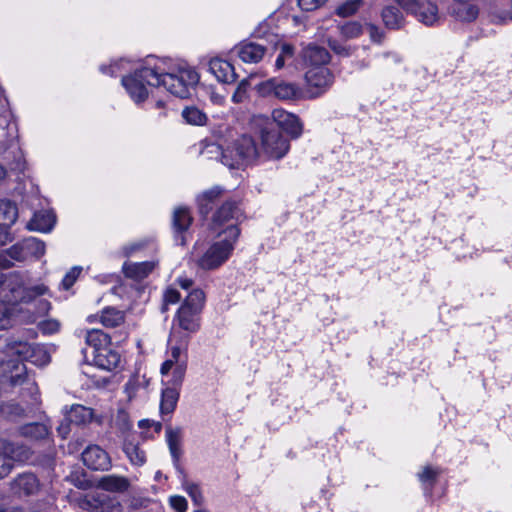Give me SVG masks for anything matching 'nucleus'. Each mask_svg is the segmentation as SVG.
<instances>
[{"label":"nucleus","instance_id":"obj_1","mask_svg":"<svg viewBox=\"0 0 512 512\" xmlns=\"http://www.w3.org/2000/svg\"><path fill=\"white\" fill-rule=\"evenodd\" d=\"M49 294V288L43 283L32 284L27 275L20 272L0 274V299L21 312L20 304H29L36 301V314L23 316L22 321L34 323L39 317L46 315L51 309L47 299H39Z\"/></svg>","mask_w":512,"mask_h":512},{"label":"nucleus","instance_id":"obj_2","mask_svg":"<svg viewBox=\"0 0 512 512\" xmlns=\"http://www.w3.org/2000/svg\"><path fill=\"white\" fill-rule=\"evenodd\" d=\"M153 74V72H151ZM157 87H163L175 97L185 99L199 81L197 72L190 66L171 59L156 60Z\"/></svg>","mask_w":512,"mask_h":512},{"label":"nucleus","instance_id":"obj_3","mask_svg":"<svg viewBox=\"0 0 512 512\" xmlns=\"http://www.w3.org/2000/svg\"><path fill=\"white\" fill-rule=\"evenodd\" d=\"M239 235V228L233 224H229L227 228L218 232L217 240L195 258L197 267L204 271L216 270L221 267L231 257Z\"/></svg>","mask_w":512,"mask_h":512},{"label":"nucleus","instance_id":"obj_4","mask_svg":"<svg viewBox=\"0 0 512 512\" xmlns=\"http://www.w3.org/2000/svg\"><path fill=\"white\" fill-rule=\"evenodd\" d=\"M8 360H1V366L3 372H9L16 374L17 370L14 367L17 364H23L24 360H29L37 366H45L51 361L50 354L43 345L35 344L32 345L25 341H11L7 343L4 351Z\"/></svg>","mask_w":512,"mask_h":512},{"label":"nucleus","instance_id":"obj_5","mask_svg":"<svg viewBox=\"0 0 512 512\" xmlns=\"http://www.w3.org/2000/svg\"><path fill=\"white\" fill-rule=\"evenodd\" d=\"M14 367L16 368L17 373L11 374L9 376V381L11 386L21 387L19 394L22 402L25 404V407L15 403L1 404L0 413L11 419L21 417L25 414L26 410L39 403L37 384L26 375V367L20 364H17Z\"/></svg>","mask_w":512,"mask_h":512},{"label":"nucleus","instance_id":"obj_6","mask_svg":"<svg viewBox=\"0 0 512 512\" xmlns=\"http://www.w3.org/2000/svg\"><path fill=\"white\" fill-rule=\"evenodd\" d=\"M148 59L146 64L136 69L132 74L122 77V85L130 98L136 103L144 102L152 87H157V73H151L156 70V61Z\"/></svg>","mask_w":512,"mask_h":512},{"label":"nucleus","instance_id":"obj_7","mask_svg":"<svg viewBox=\"0 0 512 512\" xmlns=\"http://www.w3.org/2000/svg\"><path fill=\"white\" fill-rule=\"evenodd\" d=\"M187 370V355L180 346H172L161 365L162 385L180 387Z\"/></svg>","mask_w":512,"mask_h":512},{"label":"nucleus","instance_id":"obj_8","mask_svg":"<svg viewBox=\"0 0 512 512\" xmlns=\"http://www.w3.org/2000/svg\"><path fill=\"white\" fill-rule=\"evenodd\" d=\"M258 156L254 140L250 136L244 135L225 150L223 164L229 168H239L254 162Z\"/></svg>","mask_w":512,"mask_h":512},{"label":"nucleus","instance_id":"obj_9","mask_svg":"<svg viewBox=\"0 0 512 512\" xmlns=\"http://www.w3.org/2000/svg\"><path fill=\"white\" fill-rule=\"evenodd\" d=\"M334 82V75L327 66L309 68L305 72V95L317 98L326 93Z\"/></svg>","mask_w":512,"mask_h":512},{"label":"nucleus","instance_id":"obj_10","mask_svg":"<svg viewBox=\"0 0 512 512\" xmlns=\"http://www.w3.org/2000/svg\"><path fill=\"white\" fill-rule=\"evenodd\" d=\"M290 150L289 140L278 131L261 132V148L259 156L268 160L282 159Z\"/></svg>","mask_w":512,"mask_h":512},{"label":"nucleus","instance_id":"obj_11","mask_svg":"<svg viewBox=\"0 0 512 512\" xmlns=\"http://www.w3.org/2000/svg\"><path fill=\"white\" fill-rule=\"evenodd\" d=\"M80 508L91 512H120L121 504L103 492H94L86 495L79 502Z\"/></svg>","mask_w":512,"mask_h":512},{"label":"nucleus","instance_id":"obj_12","mask_svg":"<svg viewBox=\"0 0 512 512\" xmlns=\"http://www.w3.org/2000/svg\"><path fill=\"white\" fill-rule=\"evenodd\" d=\"M260 91L265 95H272L280 100L294 99L300 93L297 85L276 79H269L261 83Z\"/></svg>","mask_w":512,"mask_h":512},{"label":"nucleus","instance_id":"obj_13","mask_svg":"<svg viewBox=\"0 0 512 512\" xmlns=\"http://www.w3.org/2000/svg\"><path fill=\"white\" fill-rule=\"evenodd\" d=\"M17 205L7 199H0V245L9 239V229L18 219Z\"/></svg>","mask_w":512,"mask_h":512},{"label":"nucleus","instance_id":"obj_14","mask_svg":"<svg viewBox=\"0 0 512 512\" xmlns=\"http://www.w3.org/2000/svg\"><path fill=\"white\" fill-rule=\"evenodd\" d=\"M415 5L409 7H402L408 13L413 14L420 22L425 25H434L438 20V8L430 1L420 2L418 0H412Z\"/></svg>","mask_w":512,"mask_h":512},{"label":"nucleus","instance_id":"obj_15","mask_svg":"<svg viewBox=\"0 0 512 512\" xmlns=\"http://www.w3.org/2000/svg\"><path fill=\"white\" fill-rule=\"evenodd\" d=\"M84 465L92 470H107L111 466L108 453L98 445H90L82 452Z\"/></svg>","mask_w":512,"mask_h":512},{"label":"nucleus","instance_id":"obj_16","mask_svg":"<svg viewBox=\"0 0 512 512\" xmlns=\"http://www.w3.org/2000/svg\"><path fill=\"white\" fill-rule=\"evenodd\" d=\"M238 214V208L234 203H224L214 214L211 229L218 235V232L227 228L229 224H233L235 227H238L236 224Z\"/></svg>","mask_w":512,"mask_h":512},{"label":"nucleus","instance_id":"obj_17","mask_svg":"<svg viewBox=\"0 0 512 512\" xmlns=\"http://www.w3.org/2000/svg\"><path fill=\"white\" fill-rule=\"evenodd\" d=\"M273 121L285 132L293 137H298L302 132V125L298 117L284 109H274L272 111Z\"/></svg>","mask_w":512,"mask_h":512},{"label":"nucleus","instance_id":"obj_18","mask_svg":"<svg viewBox=\"0 0 512 512\" xmlns=\"http://www.w3.org/2000/svg\"><path fill=\"white\" fill-rule=\"evenodd\" d=\"M93 364L102 370L113 371L120 366L121 356L108 345L93 351Z\"/></svg>","mask_w":512,"mask_h":512},{"label":"nucleus","instance_id":"obj_19","mask_svg":"<svg viewBox=\"0 0 512 512\" xmlns=\"http://www.w3.org/2000/svg\"><path fill=\"white\" fill-rule=\"evenodd\" d=\"M22 453L14 444L0 440V479L6 477L12 470L13 460H21Z\"/></svg>","mask_w":512,"mask_h":512},{"label":"nucleus","instance_id":"obj_20","mask_svg":"<svg viewBox=\"0 0 512 512\" xmlns=\"http://www.w3.org/2000/svg\"><path fill=\"white\" fill-rule=\"evenodd\" d=\"M301 58L308 70L313 67L327 66L330 61V54L323 47L309 45L303 49Z\"/></svg>","mask_w":512,"mask_h":512},{"label":"nucleus","instance_id":"obj_21","mask_svg":"<svg viewBox=\"0 0 512 512\" xmlns=\"http://www.w3.org/2000/svg\"><path fill=\"white\" fill-rule=\"evenodd\" d=\"M40 482L32 473H23L14 479L12 490L18 495L31 496L40 490Z\"/></svg>","mask_w":512,"mask_h":512},{"label":"nucleus","instance_id":"obj_22","mask_svg":"<svg viewBox=\"0 0 512 512\" xmlns=\"http://www.w3.org/2000/svg\"><path fill=\"white\" fill-rule=\"evenodd\" d=\"M87 321L89 323L99 321L106 328H115L124 323L125 314L116 308L107 307L99 315H89Z\"/></svg>","mask_w":512,"mask_h":512},{"label":"nucleus","instance_id":"obj_23","mask_svg":"<svg viewBox=\"0 0 512 512\" xmlns=\"http://www.w3.org/2000/svg\"><path fill=\"white\" fill-rule=\"evenodd\" d=\"M192 218L186 208H177L173 214V228L175 230V241L179 245H185L187 239L185 231L189 228Z\"/></svg>","mask_w":512,"mask_h":512},{"label":"nucleus","instance_id":"obj_24","mask_svg":"<svg viewBox=\"0 0 512 512\" xmlns=\"http://www.w3.org/2000/svg\"><path fill=\"white\" fill-rule=\"evenodd\" d=\"M209 70L220 82L231 83L236 79L234 67L221 58H212L209 61Z\"/></svg>","mask_w":512,"mask_h":512},{"label":"nucleus","instance_id":"obj_25","mask_svg":"<svg viewBox=\"0 0 512 512\" xmlns=\"http://www.w3.org/2000/svg\"><path fill=\"white\" fill-rule=\"evenodd\" d=\"M234 49L239 58L245 63L259 62L266 51L263 45L254 42H242Z\"/></svg>","mask_w":512,"mask_h":512},{"label":"nucleus","instance_id":"obj_26","mask_svg":"<svg viewBox=\"0 0 512 512\" xmlns=\"http://www.w3.org/2000/svg\"><path fill=\"white\" fill-rule=\"evenodd\" d=\"M55 221V215L51 210H42L34 213L26 227L31 231L46 233L52 230Z\"/></svg>","mask_w":512,"mask_h":512},{"label":"nucleus","instance_id":"obj_27","mask_svg":"<svg viewBox=\"0 0 512 512\" xmlns=\"http://www.w3.org/2000/svg\"><path fill=\"white\" fill-rule=\"evenodd\" d=\"M157 263L154 261H144L139 263L125 262L123 271L129 278L141 280L147 277L156 267Z\"/></svg>","mask_w":512,"mask_h":512},{"label":"nucleus","instance_id":"obj_28","mask_svg":"<svg viewBox=\"0 0 512 512\" xmlns=\"http://www.w3.org/2000/svg\"><path fill=\"white\" fill-rule=\"evenodd\" d=\"M129 486L128 478L115 474L102 476L98 481V487L108 492H125Z\"/></svg>","mask_w":512,"mask_h":512},{"label":"nucleus","instance_id":"obj_29","mask_svg":"<svg viewBox=\"0 0 512 512\" xmlns=\"http://www.w3.org/2000/svg\"><path fill=\"white\" fill-rule=\"evenodd\" d=\"M94 410L81 404H73L67 412L69 422L85 426L93 421Z\"/></svg>","mask_w":512,"mask_h":512},{"label":"nucleus","instance_id":"obj_30","mask_svg":"<svg viewBox=\"0 0 512 512\" xmlns=\"http://www.w3.org/2000/svg\"><path fill=\"white\" fill-rule=\"evenodd\" d=\"M26 255L24 252L23 243H17L10 248L0 252V268L7 269L14 265L16 261H25Z\"/></svg>","mask_w":512,"mask_h":512},{"label":"nucleus","instance_id":"obj_31","mask_svg":"<svg viewBox=\"0 0 512 512\" xmlns=\"http://www.w3.org/2000/svg\"><path fill=\"white\" fill-rule=\"evenodd\" d=\"M180 395V387L164 386L161 394L160 411L162 414H171L176 408Z\"/></svg>","mask_w":512,"mask_h":512},{"label":"nucleus","instance_id":"obj_32","mask_svg":"<svg viewBox=\"0 0 512 512\" xmlns=\"http://www.w3.org/2000/svg\"><path fill=\"white\" fill-rule=\"evenodd\" d=\"M382 20L389 29H399L404 25L403 14L394 6L387 5L381 12Z\"/></svg>","mask_w":512,"mask_h":512},{"label":"nucleus","instance_id":"obj_33","mask_svg":"<svg viewBox=\"0 0 512 512\" xmlns=\"http://www.w3.org/2000/svg\"><path fill=\"white\" fill-rule=\"evenodd\" d=\"M166 441L174 461L181 456L182 431L179 428L168 427L166 429Z\"/></svg>","mask_w":512,"mask_h":512},{"label":"nucleus","instance_id":"obj_34","mask_svg":"<svg viewBox=\"0 0 512 512\" xmlns=\"http://www.w3.org/2000/svg\"><path fill=\"white\" fill-rule=\"evenodd\" d=\"M198 313V311L188 309V307H180L177 313V321L179 326L187 331H196L198 324L196 322L195 316Z\"/></svg>","mask_w":512,"mask_h":512},{"label":"nucleus","instance_id":"obj_35","mask_svg":"<svg viewBox=\"0 0 512 512\" xmlns=\"http://www.w3.org/2000/svg\"><path fill=\"white\" fill-rule=\"evenodd\" d=\"M85 342L94 351H97L98 348H104L109 345L110 337L99 329H91L86 331Z\"/></svg>","mask_w":512,"mask_h":512},{"label":"nucleus","instance_id":"obj_36","mask_svg":"<svg viewBox=\"0 0 512 512\" xmlns=\"http://www.w3.org/2000/svg\"><path fill=\"white\" fill-rule=\"evenodd\" d=\"M455 17L461 21H472L478 16V8L467 2H459L452 9Z\"/></svg>","mask_w":512,"mask_h":512},{"label":"nucleus","instance_id":"obj_37","mask_svg":"<svg viewBox=\"0 0 512 512\" xmlns=\"http://www.w3.org/2000/svg\"><path fill=\"white\" fill-rule=\"evenodd\" d=\"M198 152L201 156L208 160H221L223 163V155L225 154V151L222 150L220 145L214 142H200Z\"/></svg>","mask_w":512,"mask_h":512},{"label":"nucleus","instance_id":"obj_38","mask_svg":"<svg viewBox=\"0 0 512 512\" xmlns=\"http://www.w3.org/2000/svg\"><path fill=\"white\" fill-rule=\"evenodd\" d=\"M26 259L40 258L45 253V243L35 237H30L22 241Z\"/></svg>","mask_w":512,"mask_h":512},{"label":"nucleus","instance_id":"obj_39","mask_svg":"<svg viewBox=\"0 0 512 512\" xmlns=\"http://www.w3.org/2000/svg\"><path fill=\"white\" fill-rule=\"evenodd\" d=\"M123 449L131 464L142 466L146 462V454L139 445L128 441L124 443Z\"/></svg>","mask_w":512,"mask_h":512},{"label":"nucleus","instance_id":"obj_40","mask_svg":"<svg viewBox=\"0 0 512 512\" xmlns=\"http://www.w3.org/2000/svg\"><path fill=\"white\" fill-rule=\"evenodd\" d=\"M19 432L22 436L35 440L43 439L49 433L46 425L42 423H30L24 425L20 428Z\"/></svg>","mask_w":512,"mask_h":512},{"label":"nucleus","instance_id":"obj_41","mask_svg":"<svg viewBox=\"0 0 512 512\" xmlns=\"http://www.w3.org/2000/svg\"><path fill=\"white\" fill-rule=\"evenodd\" d=\"M19 314L15 307L9 306L0 299V330L10 327L17 317H23Z\"/></svg>","mask_w":512,"mask_h":512},{"label":"nucleus","instance_id":"obj_42","mask_svg":"<svg viewBox=\"0 0 512 512\" xmlns=\"http://www.w3.org/2000/svg\"><path fill=\"white\" fill-rule=\"evenodd\" d=\"M109 426L114 427L120 431H126L130 429L131 423L127 411L123 408H119L116 414H111L109 419Z\"/></svg>","mask_w":512,"mask_h":512},{"label":"nucleus","instance_id":"obj_43","mask_svg":"<svg viewBox=\"0 0 512 512\" xmlns=\"http://www.w3.org/2000/svg\"><path fill=\"white\" fill-rule=\"evenodd\" d=\"M183 119L191 125H204L207 122V116L196 107H187L182 111Z\"/></svg>","mask_w":512,"mask_h":512},{"label":"nucleus","instance_id":"obj_44","mask_svg":"<svg viewBox=\"0 0 512 512\" xmlns=\"http://www.w3.org/2000/svg\"><path fill=\"white\" fill-rule=\"evenodd\" d=\"M220 193L221 191L218 188H213L198 196L197 201L202 214H207L210 211L212 203L219 197Z\"/></svg>","mask_w":512,"mask_h":512},{"label":"nucleus","instance_id":"obj_45","mask_svg":"<svg viewBox=\"0 0 512 512\" xmlns=\"http://www.w3.org/2000/svg\"><path fill=\"white\" fill-rule=\"evenodd\" d=\"M364 4V0H346L335 10V13L343 18L354 15Z\"/></svg>","mask_w":512,"mask_h":512},{"label":"nucleus","instance_id":"obj_46","mask_svg":"<svg viewBox=\"0 0 512 512\" xmlns=\"http://www.w3.org/2000/svg\"><path fill=\"white\" fill-rule=\"evenodd\" d=\"M204 300V292L200 289H194L188 294L181 307H188V309L200 312L203 307Z\"/></svg>","mask_w":512,"mask_h":512},{"label":"nucleus","instance_id":"obj_47","mask_svg":"<svg viewBox=\"0 0 512 512\" xmlns=\"http://www.w3.org/2000/svg\"><path fill=\"white\" fill-rule=\"evenodd\" d=\"M377 64L382 69H389L401 63V56L393 51H384L376 55Z\"/></svg>","mask_w":512,"mask_h":512},{"label":"nucleus","instance_id":"obj_48","mask_svg":"<svg viewBox=\"0 0 512 512\" xmlns=\"http://www.w3.org/2000/svg\"><path fill=\"white\" fill-rule=\"evenodd\" d=\"M340 34L345 39L359 37L363 33V26L357 21H349L339 27Z\"/></svg>","mask_w":512,"mask_h":512},{"label":"nucleus","instance_id":"obj_49","mask_svg":"<svg viewBox=\"0 0 512 512\" xmlns=\"http://www.w3.org/2000/svg\"><path fill=\"white\" fill-rule=\"evenodd\" d=\"M182 488L190 496L195 505H201L204 502V497L198 484L185 480L182 483Z\"/></svg>","mask_w":512,"mask_h":512},{"label":"nucleus","instance_id":"obj_50","mask_svg":"<svg viewBox=\"0 0 512 512\" xmlns=\"http://www.w3.org/2000/svg\"><path fill=\"white\" fill-rule=\"evenodd\" d=\"M438 475L439 470L437 468L425 466L422 471L418 473V479L423 485L432 487Z\"/></svg>","mask_w":512,"mask_h":512},{"label":"nucleus","instance_id":"obj_51","mask_svg":"<svg viewBox=\"0 0 512 512\" xmlns=\"http://www.w3.org/2000/svg\"><path fill=\"white\" fill-rule=\"evenodd\" d=\"M249 86L250 84L247 80L240 81L231 100L236 104L244 103L249 97Z\"/></svg>","mask_w":512,"mask_h":512},{"label":"nucleus","instance_id":"obj_52","mask_svg":"<svg viewBox=\"0 0 512 512\" xmlns=\"http://www.w3.org/2000/svg\"><path fill=\"white\" fill-rule=\"evenodd\" d=\"M294 56V48L289 44H283L280 49V53L275 61L276 69L284 67L285 63L291 60Z\"/></svg>","mask_w":512,"mask_h":512},{"label":"nucleus","instance_id":"obj_53","mask_svg":"<svg viewBox=\"0 0 512 512\" xmlns=\"http://www.w3.org/2000/svg\"><path fill=\"white\" fill-rule=\"evenodd\" d=\"M39 330L46 335H51L59 332L61 324L57 319H45L38 323Z\"/></svg>","mask_w":512,"mask_h":512},{"label":"nucleus","instance_id":"obj_54","mask_svg":"<svg viewBox=\"0 0 512 512\" xmlns=\"http://www.w3.org/2000/svg\"><path fill=\"white\" fill-rule=\"evenodd\" d=\"M82 272V267L75 266L71 268L64 276L61 282V286L63 289L68 290L70 287L73 286L77 278Z\"/></svg>","mask_w":512,"mask_h":512},{"label":"nucleus","instance_id":"obj_55","mask_svg":"<svg viewBox=\"0 0 512 512\" xmlns=\"http://www.w3.org/2000/svg\"><path fill=\"white\" fill-rule=\"evenodd\" d=\"M128 64H129V61L120 60V61L114 62L109 67H107L105 65H102L100 67V70L104 74H109L111 76H117L118 72L120 70H124L125 66L128 65Z\"/></svg>","mask_w":512,"mask_h":512},{"label":"nucleus","instance_id":"obj_56","mask_svg":"<svg viewBox=\"0 0 512 512\" xmlns=\"http://www.w3.org/2000/svg\"><path fill=\"white\" fill-rule=\"evenodd\" d=\"M329 46L336 54L345 57L351 56L355 50L354 47L340 44L335 40L330 41Z\"/></svg>","mask_w":512,"mask_h":512},{"label":"nucleus","instance_id":"obj_57","mask_svg":"<svg viewBox=\"0 0 512 512\" xmlns=\"http://www.w3.org/2000/svg\"><path fill=\"white\" fill-rule=\"evenodd\" d=\"M170 506L177 512H186L188 508V502L185 497L180 495H174L169 498Z\"/></svg>","mask_w":512,"mask_h":512},{"label":"nucleus","instance_id":"obj_58","mask_svg":"<svg viewBox=\"0 0 512 512\" xmlns=\"http://www.w3.org/2000/svg\"><path fill=\"white\" fill-rule=\"evenodd\" d=\"M12 114L7 106L6 101H0V127L10 126Z\"/></svg>","mask_w":512,"mask_h":512},{"label":"nucleus","instance_id":"obj_59","mask_svg":"<svg viewBox=\"0 0 512 512\" xmlns=\"http://www.w3.org/2000/svg\"><path fill=\"white\" fill-rule=\"evenodd\" d=\"M327 0H298L299 7L304 11H314L320 8Z\"/></svg>","mask_w":512,"mask_h":512},{"label":"nucleus","instance_id":"obj_60","mask_svg":"<svg viewBox=\"0 0 512 512\" xmlns=\"http://www.w3.org/2000/svg\"><path fill=\"white\" fill-rule=\"evenodd\" d=\"M180 300V293L175 288H168L164 293L165 304H175Z\"/></svg>","mask_w":512,"mask_h":512},{"label":"nucleus","instance_id":"obj_61","mask_svg":"<svg viewBox=\"0 0 512 512\" xmlns=\"http://www.w3.org/2000/svg\"><path fill=\"white\" fill-rule=\"evenodd\" d=\"M367 29H368L371 41L376 42V43H380L382 41L383 36H384L383 32L376 25L369 24L367 26Z\"/></svg>","mask_w":512,"mask_h":512},{"label":"nucleus","instance_id":"obj_62","mask_svg":"<svg viewBox=\"0 0 512 512\" xmlns=\"http://www.w3.org/2000/svg\"><path fill=\"white\" fill-rule=\"evenodd\" d=\"M70 423L71 422H69L68 419L66 418V421L62 422L58 426L57 431L62 438H66L70 433Z\"/></svg>","mask_w":512,"mask_h":512},{"label":"nucleus","instance_id":"obj_63","mask_svg":"<svg viewBox=\"0 0 512 512\" xmlns=\"http://www.w3.org/2000/svg\"><path fill=\"white\" fill-rule=\"evenodd\" d=\"M110 415L111 414H107V413H104V412L99 414V415H96L94 413L93 421L95 423H97L98 425H100V426L105 425V424L109 425Z\"/></svg>","mask_w":512,"mask_h":512},{"label":"nucleus","instance_id":"obj_64","mask_svg":"<svg viewBox=\"0 0 512 512\" xmlns=\"http://www.w3.org/2000/svg\"><path fill=\"white\" fill-rule=\"evenodd\" d=\"M209 97H210L211 102L216 105H223L225 102V96L216 91H211Z\"/></svg>","mask_w":512,"mask_h":512}]
</instances>
